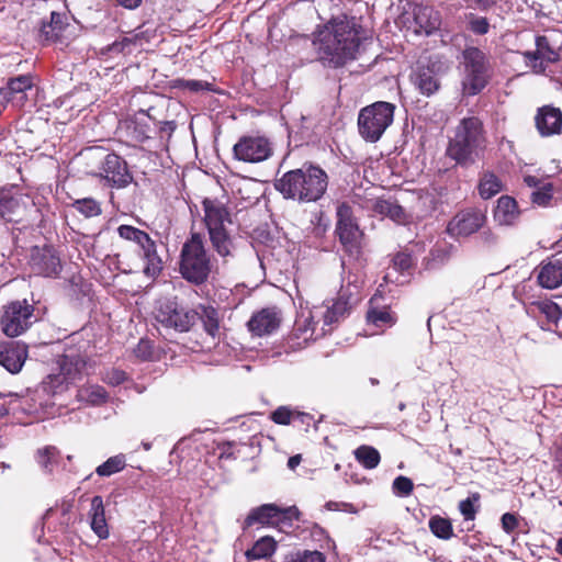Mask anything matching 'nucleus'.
Returning <instances> with one entry per match:
<instances>
[{
    "instance_id": "obj_1",
    "label": "nucleus",
    "mask_w": 562,
    "mask_h": 562,
    "mask_svg": "<svg viewBox=\"0 0 562 562\" xmlns=\"http://www.w3.org/2000/svg\"><path fill=\"white\" fill-rule=\"evenodd\" d=\"M364 30L356 16L339 14L313 32L315 58L323 67L338 69L357 58Z\"/></svg>"
},
{
    "instance_id": "obj_2",
    "label": "nucleus",
    "mask_w": 562,
    "mask_h": 562,
    "mask_svg": "<svg viewBox=\"0 0 562 562\" xmlns=\"http://www.w3.org/2000/svg\"><path fill=\"white\" fill-rule=\"evenodd\" d=\"M328 187V176L319 166L304 164L301 168L283 173L276 180L274 188L284 199L299 203L321 200Z\"/></svg>"
},
{
    "instance_id": "obj_3",
    "label": "nucleus",
    "mask_w": 562,
    "mask_h": 562,
    "mask_svg": "<svg viewBox=\"0 0 562 562\" xmlns=\"http://www.w3.org/2000/svg\"><path fill=\"white\" fill-rule=\"evenodd\" d=\"M462 69V92L473 97L482 92L494 76V63L487 52L467 44L458 57Z\"/></svg>"
},
{
    "instance_id": "obj_4",
    "label": "nucleus",
    "mask_w": 562,
    "mask_h": 562,
    "mask_svg": "<svg viewBox=\"0 0 562 562\" xmlns=\"http://www.w3.org/2000/svg\"><path fill=\"white\" fill-rule=\"evenodd\" d=\"M215 260L205 248L199 233H193L184 241L180 251L179 272L184 280L201 285L205 283L213 271Z\"/></svg>"
},
{
    "instance_id": "obj_5",
    "label": "nucleus",
    "mask_w": 562,
    "mask_h": 562,
    "mask_svg": "<svg viewBox=\"0 0 562 562\" xmlns=\"http://www.w3.org/2000/svg\"><path fill=\"white\" fill-rule=\"evenodd\" d=\"M484 143L482 121L474 116L467 117L461 121L454 137L449 142L447 155L457 164L467 167L475 162Z\"/></svg>"
},
{
    "instance_id": "obj_6",
    "label": "nucleus",
    "mask_w": 562,
    "mask_h": 562,
    "mask_svg": "<svg viewBox=\"0 0 562 562\" xmlns=\"http://www.w3.org/2000/svg\"><path fill=\"white\" fill-rule=\"evenodd\" d=\"M205 225L213 248L221 257L233 255L234 244L226 224H232L227 207L218 200L205 199L203 201Z\"/></svg>"
},
{
    "instance_id": "obj_7",
    "label": "nucleus",
    "mask_w": 562,
    "mask_h": 562,
    "mask_svg": "<svg viewBox=\"0 0 562 562\" xmlns=\"http://www.w3.org/2000/svg\"><path fill=\"white\" fill-rule=\"evenodd\" d=\"M395 105L378 101L360 110L358 130L361 137L370 143L378 142L394 119Z\"/></svg>"
},
{
    "instance_id": "obj_8",
    "label": "nucleus",
    "mask_w": 562,
    "mask_h": 562,
    "mask_svg": "<svg viewBox=\"0 0 562 562\" xmlns=\"http://www.w3.org/2000/svg\"><path fill=\"white\" fill-rule=\"evenodd\" d=\"M336 214V233L344 250L350 258L358 260L362 254V233L353 218L352 207L346 202L339 203Z\"/></svg>"
},
{
    "instance_id": "obj_9",
    "label": "nucleus",
    "mask_w": 562,
    "mask_h": 562,
    "mask_svg": "<svg viewBox=\"0 0 562 562\" xmlns=\"http://www.w3.org/2000/svg\"><path fill=\"white\" fill-rule=\"evenodd\" d=\"M35 322L34 306L26 300H16L5 304L0 317L3 334L11 338L24 334Z\"/></svg>"
},
{
    "instance_id": "obj_10",
    "label": "nucleus",
    "mask_w": 562,
    "mask_h": 562,
    "mask_svg": "<svg viewBox=\"0 0 562 562\" xmlns=\"http://www.w3.org/2000/svg\"><path fill=\"white\" fill-rule=\"evenodd\" d=\"M87 155L100 164V171L97 175L105 179L112 187L124 188L132 182L133 177L127 169V164L119 155L105 153L101 148H90Z\"/></svg>"
},
{
    "instance_id": "obj_11",
    "label": "nucleus",
    "mask_w": 562,
    "mask_h": 562,
    "mask_svg": "<svg viewBox=\"0 0 562 562\" xmlns=\"http://www.w3.org/2000/svg\"><path fill=\"white\" fill-rule=\"evenodd\" d=\"M156 321L166 329L186 333L196 322V313L178 304L173 299H161L155 311Z\"/></svg>"
},
{
    "instance_id": "obj_12",
    "label": "nucleus",
    "mask_w": 562,
    "mask_h": 562,
    "mask_svg": "<svg viewBox=\"0 0 562 562\" xmlns=\"http://www.w3.org/2000/svg\"><path fill=\"white\" fill-rule=\"evenodd\" d=\"M486 214L480 209L471 207L459 211L447 225V233L453 238H467L480 232L486 223Z\"/></svg>"
},
{
    "instance_id": "obj_13",
    "label": "nucleus",
    "mask_w": 562,
    "mask_h": 562,
    "mask_svg": "<svg viewBox=\"0 0 562 562\" xmlns=\"http://www.w3.org/2000/svg\"><path fill=\"white\" fill-rule=\"evenodd\" d=\"M234 157L245 162H260L271 156L269 140L262 136H244L233 147Z\"/></svg>"
},
{
    "instance_id": "obj_14",
    "label": "nucleus",
    "mask_w": 562,
    "mask_h": 562,
    "mask_svg": "<svg viewBox=\"0 0 562 562\" xmlns=\"http://www.w3.org/2000/svg\"><path fill=\"white\" fill-rule=\"evenodd\" d=\"M30 266L34 273L43 277H57L63 268L59 255L52 246L33 247Z\"/></svg>"
},
{
    "instance_id": "obj_15",
    "label": "nucleus",
    "mask_w": 562,
    "mask_h": 562,
    "mask_svg": "<svg viewBox=\"0 0 562 562\" xmlns=\"http://www.w3.org/2000/svg\"><path fill=\"white\" fill-rule=\"evenodd\" d=\"M413 20L408 25L416 35L429 36L441 25V14L430 5L415 4L412 11Z\"/></svg>"
},
{
    "instance_id": "obj_16",
    "label": "nucleus",
    "mask_w": 562,
    "mask_h": 562,
    "mask_svg": "<svg viewBox=\"0 0 562 562\" xmlns=\"http://www.w3.org/2000/svg\"><path fill=\"white\" fill-rule=\"evenodd\" d=\"M358 301L359 286L349 281L348 286L346 289L341 288L337 300L330 307L327 308L324 315V324L331 325L338 322L340 318H344L349 313L352 305Z\"/></svg>"
},
{
    "instance_id": "obj_17",
    "label": "nucleus",
    "mask_w": 562,
    "mask_h": 562,
    "mask_svg": "<svg viewBox=\"0 0 562 562\" xmlns=\"http://www.w3.org/2000/svg\"><path fill=\"white\" fill-rule=\"evenodd\" d=\"M535 123L537 131L542 137L560 134L562 130V112L559 108L543 105L538 109Z\"/></svg>"
},
{
    "instance_id": "obj_18",
    "label": "nucleus",
    "mask_w": 562,
    "mask_h": 562,
    "mask_svg": "<svg viewBox=\"0 0 562 562\" xmlns=\"http://www.w3.org/2000/svg\"><path fill=\"white\" fill-rule=\"evenodd\" d=\"M537 281L543 289L553 290L562 285V257L551 256L538 267Z\"/></svg>"
},
{
    "instance_id": "obj_19",
    "label": "nucleus",
    "mask_w": 562,
    "mask_h": 562,
    "mask_svg": "<svg viewBox=\"0 0 562 562\" xmlns=\"http://www.w3.org/2000/svg\"><path fill=\"white\" fill-rule=\"evenodd\" d=\"M280 322V313L277 308L267 307L254 314L247 325L252 334L263 336L274 331L279 327Z\"/></svg>"
},
{
    "instance_id": "obj_20",
    "label": "nucleus",
    "mask_w": 562,
    "mask_h": 562,
    "mask_svg": "<svg viewBox=\"0 0 562 562\" xmlns=\"http://www.w3.org/2000/svg\"><path fill=\"white\" fill-rule=\"evenodd\" d=\"M415 88L424 95L430 97L440 89V79L434 66L419 65L412 76Z\"/></svg>"
},
{
    "instance_id": "obj_21",
    "label": "nucleus",
    "mask_w": 562,
    "mask_h": 562,
    "mask_svg": "<svg viewBox=\"0 0 562 562\" xmlns=\"http://www.w3.org/2000/svg\"><path fill=\"white\" fill-rule=\"evenodd\" d=\"M382 296L373 295L369 301L367 311V322L376 328L391 327L396 322V316L389 306H382L380 300Z\"/></svg>"
},
{
    "instance_id": "obj_22",
    "label": "nucleus",
    "mask_w": 562,
    "mask_h": 562,
    "mask_svg": "<svg viewBox=\"0 0 562 562\" xmlns=\"http://www.w3.org/2000/svg\"><path fill=\"white\" fill-rule=\"evenodd\" d=\"M86 369V357L79 353H65L58 360V370L65 375V378L69 381L70 384L75 383L78 380H81Z\"/></svg>"
},
{
    "instance_id": "obj_23",
    "label": "nucleus",
    "mask_w": 562,
    "mask_h": 562,
    "mask_svg": "<svg viewBox=\"0 0 562 562\" xmlns=\"http://www.w3.org/2000/svg\"><path fill=\"white\" fill-rule=\"evenodd\" d=\"M281 522V507L276 504H263L252 508L244 520V529L255 524L274 525Z\"/></svg>"
},
{
    "instance_id": "obj_24",
    "label": "nucleus",
    "mask_w": 562,
    "mask_h": 562,
    "mask_svg": "<svg viewBox=\"0 0 562 562\" xmlns=\"http://www.w3.org/2000/svg\"><path fill=\"white\" fill-rule=\"evenodd\" d=\"M26 357L27 349L25 346L12 344L0 350V366L10 373H18L22 369Z\"/></svg>"
},
{
    "instance_id": "obj_25",
    "label": "nucleus",
    "mask_w": 562,
    "mask_h": 562,
    "mask_svg": "<svg viewBox=\"0 0 562 562\" xmlns=\"http://www.w3.org/2000/svg\"><path fill=\"white\" fill-rule=\"evenodd\" d=\"M278 549V541L271 536L260 537L244 553L247 562L270 559Z\"/></svg>"
},
{
    "instance_id": "obj_26",
    "label": "nucleus",
    "mask_w": 562,
    "mask_h": 562,
    "mask_svg": "<svg viewBox=\"0 0 562 562\" xmlns=\"http://www.w3.org/2000/svg\"><path fill=\"white\" fill-rule=\"evenodd\" d=\"M519 217L517 202L514 198L503 195L497 200V205L494 210V220L499 225H513Z\"/></svg>"
},
{
    "instance_id": "obj_27",
    "label": "nucleus",
    "mask_w": 562,
    "mask_h": 562,
    "mask_svg": "<svg viewBox=\"0 0 562 562\" xmlns=\"http://www.w3.org/2000/svg\"><path fill=\"white\" fill-rule=\"evenodd\" d=\"M91 529L100 539H106L109 537V528L105 520V510L103 499L101 496L95 495L91 499Z\"/></svg>"
},
{
    "instance_id": "obj_28",
    "label": "nucleus",
    "mask_w": 562,
    "mask_h": 562,
    "mask_svg": "<svg viewBox=\"0 0 562 562\" xmlns=\"http://www.w3.org/2000/svg\"><path fill=\"white\" fill-rule=\"evenodd\" d=\"M69 385V381L58 370V372L50 373L42 381V383L35 389V395H47L52 398L54 395L65 392Z\"/></svg>"
},
{
    "instance_id": "obj_29",
    "label": "nucleus",
    "mask_w": 562,
    "mask_h": 562,
    "mask_svg": "<svg viewBox=\"0 0 562 562\" xmlns=\"http://www.w3.org/2000/svg\"><path fill=\"white\" fill-rule=\"evenodd\" d=\"M33 88V78L30 75H20L11 78L5 88L0 89V100L10 101L20 94V99H24V92Z\"/></svg>"
},
{
    "instance_id": "obj_30",
    "label": "nucleus",
    "mask_w": 562,
    "mask_h": 562,
    "mask_svg": "<svg viewBox=\"0 0 562 562\" xmlns=\"http://www.w3.org/2000/svg\"><path fill=\"white\" fill-rule=\"evenodd\" d=\"M54 406V402L47 395H35V390L30 391L21 402V407L27 414L45 415L50 414V408Z\"/></svg>"
},
{
    "instance_id": "obj_31",
    "label": "nucleus",
    "mask_w": 562,
    "mask_h": 562,
    "mask_svg": "<svg viewBox=\"0 0 562 562\" xmlns=\"http://www.w3.org/2000/svg\"><path fill=\"white\" fill-rule=\"evenodd\" d=\"M143 251V257L146 260L144 273L147 277H156L162 269V261L157 254L155 241L149 237V240L139 247Z\"/></svg>"
},
{
    "instance_id": "obj_32",
    "label": "nucleus",
    "mask_w": 562,
    "mask_h": 562,
    "mask_svg": "<svg viewBox=\"0 0 562 562\" xmlns=\"http://www.w3.org/2000/svg\"><path fill=\"white\" fill-rule=\"evenodd\" d=\"M143 251V257L146 260L144 273L147 277H156L162 269V261L157 254L155 241L149 237V240L139 247Z\"/></svg>"
},
{
    "instance_id": "obj_33",
    "label": "nucleus",
    "mask_w": 562,
    "mask_h": 562,
    "mask_svg": "<svg viewBox=\"0 0 562 562\" xmlns=\"http://www.w3.org/2000/svg\"><path fill=\"white\" fill-rule=\"evenodd\" d=\"M196 319H201L204 330L215 337L220 333L218 311L210 305H199L195 310Z\"/></svg>"
},
{
    "instance_id": "obj_34",
    "label": "nucleus",
    "mask_w": 562,
    "mask_h": 562,
    "mask_svg": "<svg viewBox=\"0 0 562 562\" xmlns=\"http://www.w3.org/2000/svg\"><path fill=\"white\" fill-rule=\"evenodd\" d=\"M22 209L21 199L9 192H0V217L7 222H18Z\"/></svg>"
},
{
    "instance_id": "obj_35",
    "label": "nucleus",
    "mask_w": 562,
    "mask_h": 562,
    "mask_svg": "<svg viewBox=\"0 0 562 562\" xmlns=\"http://www.w3.org/2000/svg\"><path fill=\"white\" fill-rule=\"evenodd\" d=\"M536 312L543 314L553 324H557L562 316L561 307L550 300L532 302L528 307V313Z\"/></svg>"
},
{
    "instance_id": "obj_36",
    "label": "nucleus",
    "mask_w": 562,
    "mask_h": 562,
    "mask_svg": "<svg viewBox=\"0 0 562 562\" xmlns=\"http://www.w3.org/2000/svg\"><path fill=\"white\" fill-rule=\"evenodd\" d=\"M64 29L63 15L58 12L53 11L50 13V20L43 22L40 34L45 41H56L60 36V32Z\"/></svg>"
},
{
    "instance_id": "obj_37",
    "label": "nucleus",
    "mask_w": 562,
    "mask_h": 562,
    "mask_svg": "<svg viewBox=\"0 0 562 562\" xmlns=\"http://www.w3.org/2000/svg\"><path fill=\"white\" fill-rule=\"evenodd\" d=\"M428 527L434 536L442 540H449L453 537V527L449 518L434 515L429 518Z\"/></svg>"
},
{
    "instance_id": "obj_38",
    "label": "nucleus",
    "mask_w": 562,
    "mask_h": 562,
    "mask_svg": "<svg viewBox=\"0 0 562 562\" xmlns=\"http://www.w3.org/2000/svg\"><path fill=\"white\" fill-rule=\"evenodd\" d=\"M356 460L366 469H375L380 461L381 457L379 451L371 446H360L355 450Z\"/></svg>"
},
{
    "instance_id": "obj_39",
    "label": "nucleus",
    "mask_w": 562,
    "mask_h": 562,
    "mask_svg": "<svg viewBox=\"0 0 562 562\" xmlns=\"http://www.w3.org/2000/svg\"><path fill=\"white\" fill-rule=\"evenodd\" d=\"M503 189L502 181L493 172H486L480 180L479 193L483 199H491Z\"/></svg>"
},
{
    "instance_id": "obj_40",
    "label": "nucleus",
    "mask_w": 562,
    "mask_h": 562,
    "mask_svg": "<svg viewBox=\"0 0 562 562\" xmlns=\"http://www.w3.org/2000/svg\"><path fill=\"white\" fill-rule=\"evenodd\" d=\"M464 19L467 22V29L474 35L483 36L491 30V24L486 16L470 12L464 14Z\"/></svg>"
},
{
    "instance_id": "obj_41",
    "label": "nucleus",
    "mask_w": 562,
    "mask_h": 562,
    "mask_svg": "<svg viewBox=\"0 0 562 562\" xmlns=\"http://www.w3.org/2000/svg\"><path fill=\"white\" fill-rule=\"evenodd\" d=\"M126 467V458L124 454L120 453L109 458L105 462L100 464L95 469V473L99 476H111L120 471H122Z\"/></svg>"
},
{
    "instance_id": "obj_42",
    "label": "nucleus",
    "mask_w": 562,
    "mask_h": 562,
    "mask_svg": "<svg viewBox=\"0 0 562 562\" xmlns=\"http://www.w3.org/2000/svg\"><path fill=\"white\" fill-rule=\"evenodd\" d=\"M536 47L539 53L540 60L548 66L559 60L560 54L550 45V41L546 35H539L536 37Z\"/></svg>"
},
{
    "instance_id": "obj_43",
    "label": "nucleus",
    "mask_w": 562,
    "mask_h": 562,
    "mask_svg": "<svg viewBox=\"0 0 562 562\" xmlns=\"http://www.w3.org/2000/svg\"><path fill=\"white\" fill-rule=\"evenodd\" d=\"M374 210L396 222H401L405 217L404 209L392 201L378 200L374 204Z\"/></svg>"
},
{
    "instance_id": "obj_44",
    "label": "nucleus",
    "mask_w": 562,
    "mask_h": 562,
    "mask_svg": "<svg viewBox=\"0 0 562 562\" xmlns=\"http://www.w3.org/2000/svg\"><path fill=\"white\" fill-rule=\"evenodd\" d=\"M59 451L56 447L48 446L37 452V462L45 472H53L58 463Z\"/></svg>"
},
{
    "instance_id": "obj_45",
    "label": "nucleus",
    "mask_w": 562,
    "mask_h": 562,
    "mask_svg": "<svg viewBox=\"0 0 562 562\" xmlns=\"http://www.w3.org/2000/svg\"><path fill=\"white\" fill-rule=\"evenodd\" d=\"M79 401H85L89 404L97 405L105 402L106 392L102 386L92 385L78 391Z\"/></svg>"
},
{
    "instance_id": "obj_46",
    "label": "nucleus",
    "mask_w": 562,
    "mask_h": 562,
    "mask_svg": "<svg viewBox=\"0 0 562 562\" xmlns=\"http://www.w3.org/2000/svg\"><path fill=\"white\" fill-rule=\"evenodd\" d=\"M117 233L121 238L134 241L139 247L149 240V235L146 232L131 225H120Z\"/></svg>"
},
{
    "instance_id": "obj_47",
    "label": "nucleus",
    "mask_w": 562,
    "mask_h": 562,
    "mask_svg": "<svg viewBox=\"0 0 562 562\" xmlns=\"http://www.w3.org/2000/svg\"><path fill=\"white\" fill-rule=\"evenodd\" d=\"M71 206L86 217H93L101 214L100 203L92 198L75 200Z\"/></svg>"
},
{
    "instance_id": "obj_48",
    "label": "nucleus",
    "mask_w": 562,
    "mask_h": 562,
    "mask_svg": "<svg viewBox=\"0 0 562 562\" xmlns=\"http://www.w3.org/2000/svg\"><path fill=\"white\" fill-rule=\"evenodd\" d=\"M284 562H326V558L317 550H303L286 555Z\"/></svg>"
},
{
    "instance_id": "obj_49",
    "label": "nucleus",
    "mask_w": 562,
    "mask_h": 562,
    "mask_svg": "<svg viewBox=\"0 0 562 562\" xmlns=\"http://www.w3.org/2000/svg\"><path fill=\"white\" fill-rule=\"evenodd\" d=\"M173 87L186 89L191 92L214 91L212 83L195 79H177L175 80Z\"/></svg>"
},
{
    "instance_id": "obj_50",
    "label": "nucleus",
    "mask_w": 562,
    "mask_h": 562,
    "mask_svg": "<svg viewBox=\"0 0 562 562\" xmlns=\"http://www.w3.org/2000/svg\"><path fill=\"white\" fill-rule=\"evenodd\" d=\"M553 184L550 182L542 183L537 190L531 193L532 203L546 206L552 199Z\"/></svg>"
},
{
    "instance_id": "obj_51",
    "label": "nucleus",
    "mask_w": 562,
    "mask_h": 562,
    "mask_svg": "<svg viewBox=\"0 0 562 562\" xmlns=\"http://www.w3.org/2000/svg\"><path fill=\"white\" fill-rule=\"evenodd\" d=\"M479 501L480 495L477 493H474L470 497L459 503V510L465 520H474L475 515L477 513V507L475 506V503H477Z\"/></svg>"
},
{
    "instance_id": "obj_52",
    "label": "nucleus",
    "mask_w": 562,
    "mask_h": 562,
    "mask_svg": "<svg viewBox=\"0 0 562 562\" xmlns=\"http://www.w3.org/2000/svg\"><path fill=\"white\" fill-rule=\"evenodd\" d=\"M526 65L532 69V71L537 75H542L546 72L547 65L543 60H540L538 49L535 52H525L522 53Z\"/></svg>"
},
{
    "instance_id": "obj_53",
    "label": "nucleus",
    "mask_w": 562,
    "mask_h": 562,
    "mask_svg": "<svg viewBox=\"0 0 562 562\" xmlns=\"http://www.w3.org/2000/svg\"><path fill=\"white\" fill-rule=\"evenodd\" d=\"M392 488L397 496L406 497L413 492L414 484L409 477L400 475L393 481Z\"/></svg>"
},
{
    "instance_id": "obj_54",
    "label": "nucleus",
    "mask_w": 562,
    "mask_h": 562,
    "mask_svg": "<svg viewBox=\"0 0 562 562\" xmlns=\"http://www.w3.org/2000/svg\"><path fill=\"white\" fill-rule=\"evenodd\" d=\"M294 413L286 407H279L271 414V419L279 425H288L294 419Z\"/></svg>"
},
{
    "instance_id": "obj_55",
    "label": "nucleus",
    "mask_w": 562,
    "mask_h": 562,
    "mask_svg": "<svg viewBox=\"0 0 562 562\" xmlns=\"http://www.w3.org/2000/svg\"><path fill=\"white\" fill-rule=\"evenodd\" d=\"M414 263L413 257L408 252H398L393 258V266L398 271H406Z\"/></svg>"
},
{
    "instance_id": "obj_56",
    "label": "nucleus",
    "mask_w": 562,
    "mask_h": 562,
    "mask_svg": "<svg viewBox=\"0 0 562 562\" xmlns=\"http://www.w3.org/2000/svg\"><path fill=\"white\" fill-rule=\"evenodd\" d=\"M134 353L137 358L147 360L153 355V346L149 340L140 339L134 349Z\"/></svg>"
},
{
    "instance_id": "obj_57",
    "label": "nucleus",
    "mask_w": 562,
    "mask_h": 562,
    "mask_svg": "<svg viewBox=\"0 0 562 562\" xmlns=\"http://www.w3.org/2000/svg\"><path fill=\"white\" fill-rule=\"evenodd\" d=\"M477 239L484 247L487 248L494 247L498 241L497 235L494 234L491 229L481 231Z\"/></svg>"
},
{
    "instance_id": "obj_58",
    "label": "nucleus",
    "mask_w": 562,
    "mask_h": 562,
    "mask_svg": "<svg viewBox=\"0 0 562 562\" xmlns=\"http://www.w3.org/2000/svg\"><path fill=\"white\" fill-rule=\"evenodd\" d=\"M501 521H502V527H503L504 531L507 533L513 532L518 526L517 517L510 513H505L502 516Z\"/></svg>"
},
{
    "instance_id": "obj_59",
    "label": "nucleus",
    "mask_w": 562,
    "mask_h": 562,
    "mask_svg": "<svg viewBox=\"0 0 562 562\" xmlns=\"http://www.w3.org/2000/svg\"><path fill=\"white\" fill-rule=\"evenodd\" d=\"M300 510L296 506H290L288 508H281V522L285 520H299L300 519Z\"/></svg>"
},
{
    "instance_id": "obj_60",
    "label": "nucleus",
    "mask_w": 562,
    "mask_h": 562,
    "mask_svg": "<svg viewBox=\"0 0 562 562\" xmlns=\"http://www.w3.org/2000/svg\"><path fill=\"white\" fill-rule=\"evenodd\" d=\"M132 44V40L128 37H123L121 41H115L111 45H109L108 50L114 53H122L124 49Z\"/></svg>"
},
{
    "instance_id": "obj_61",
    "label": "nucleus",
    "mask_w": 562,
    "mask_h": 562,
    "mask_svg": "<svg viewBox=\"0 0 562 562\" xmlns=\"http://www.w3.org/2000/svg\"><path fill=\"white\" fill-rule=\"evenodd\" d=\"M126 380L125 372L121 370H113L111 373L108 374L106 381L113 385L121 384Z\"/></svg>"
},
{
    "instance_id": "obj_62",
    "label": "nucleus",
    "mask_w": 562,
    "mask_h": 562,
    "mask_svg": "<svg viewBox=\"0 0 562 562\" xmlns=\"http://www.w3.org/2000/svg\"><path fill=\"white\" fill-rule=\"evenodd\" d=\"M477 8L482 11H487L490 8L495 5L498 0H474Z\"/></svg>"
},
{
    "instance_id": "obj_63",
    "label": "nucleus",
    "mask_w": 562,
    "mask_h": 562,
    "mask_svg": "<svg viewBox=\"0 0 562 562\" xmlns=\"http://www.w3.org/2000/svg\"><path fill=\"white\" fill-rule=\"evenodd\" d=\"M525 183L530 187V188H535L536 190L541 187V181L535 177V176H526L525 177Z\"/></svg>"
},
{
    "instance_id": "obj_64",
    "label": "nucleus",
    "mask_w": 562,
    "mask_h": 562,
    "mask_svg": "<svg viewBox=\"0 0 562 562\" xmlns=\"http://www.w3.org/2000/svg\"><path fill=\"white\" fill-rule=\"evenodd\" d=\"M555 469L558 473L562 476V447L560 448L555 457Z\"/></svg>"
}]
</instances>
